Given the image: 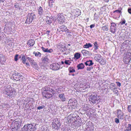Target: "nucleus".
I'll use <instances>...</instances> for the list:
<instances>
[{"label": "nucleus", "instance_id": "obj_1", "mask_svg": "<svg viewBox=\"0 0 131 131\" xmlns=\"http://www.w3.org/2000/svg\"><path fill=\"white\" fill-rule=\"evenodd\" d=\"M42 94L45 98L49 99L52 97L55 94V91L50 85H48L43 88Z\"/></svg>", "mask_w": 131, "mask_h": 131}, {"label": "nucleus", "instance_id": "obj_2", "mask_svg": "<svg viewBox=\"0 0 131 131\" xmlns=\"http://www.w3.org/2000/svg\"><path fill=\"white\" fill-rule=\"evenodd\" d=\"M3 92L6 97L10 98L14 97L16 93V92L14 89L9 85L7 86L5 90L3 91Z\"/></svg>", "mask_w": 131, "mask_h": 131}, {"label": "nucleus", "instance_id": "obj_3", "mask_svg": "<svg viewBox=\"0 0 131 131\" xmlns=\"http://www.w3.org/2000/svg\"><path fill=\"white\" fill-rule=\"evenodd\" d=\"M100 96L97 95H91L89 98V100L91 104H97L99 103L101 101L100 97Z\"/></svg>", "mask_w": 131, "mask_h": 131}, {"label": "nucleus", "instance_id": "obj_4", "mask_svg": "<svg viewBox=\"0 0 131 131\" xmlns=\"http://www.w3.org/2000/svg\"><path fill=\"white\" fill-rule=\"evenodd\" d=\"M36 124H25L23 128L24 131H30L33 130H36Z\"/></svg>", "mask_w": 131, "mask_h": 131}, {"label": "nucleus", "instance_id": "obj_5", "mask_svg": "<svg viewBox=\"0 0 131 131\" xmlns=\"http://www.w3.org/2000/svg\"><path fill=\"white\" fill-rule=\"evenodd\" d=\"M77 103V101L75 99H71L68 101V107L71 110L74 109Z\"/></svg>", "mask_w": 131, "mask_h": 131}, {"label": "nucleus", "instance_id": "obj_6", "mask_svg": "<svg viewBox=\"0 0 131 131\" xmlns=\"http://www.w3.org/2000/svg\"><path fill=\"white\" fill-rule=\"evenodd\" d=\"M36 18V16L33 13H28L26 17V21L25 23L26 24H29Z\"/></svg>", "mask_w": 131, "mask_h": 131}, {"label": "nucleus", "instance_id": "obj_7", "mask_svg": "<svg viewBox=\"0 0 131 131\" xmlns=\"http://www.w3.org/2000/svg\"><path fill=\"white\" fill-rule=\"evenodd\" d=\"M12 76L14 79L16 81H23V77L20 73L14 72Z\"/></svg>", "mask_w": 131, "mask_h": 131}, {"label": "nucleus", "instance_id": "obj_8", "mask_svg": "<svg viewBox=\"0 0 131 131\" xmlns=\"http://www.w3.org/2000/svg\"><path fill=\"white\" fill-rule=\"evenodd\" d=\"M60 65L57 63H54L50 64V69L53 71H56L59 70L60 68Z\"/></svg>", "mask_w": 131, "mask_h": 131}, {"label": "nucleus", "instance_id": "obj_9", "mask_svg": "<svg viewBox=\"0 0 131 131\" xmlns=\"http://www.w3.org/2000/svg\"><path fill=\"white\" fill-rule=\"evenodd\" d=\"M111 26H110V30L111 32L113 34H114L117 29L116 26L117 25L114 23H111Z\"/></svg>", "mask_w": 131, "mask_h": 131}, {"label": "nucleus", "instance_id": "obj_10", "mask_svg": "<svg viewBox=\"0 0 131 131\" xmlns=\"http://www.w3.org/2000/svg\"><path fill=\"white\" fill-rule=\"evenodd\" d=\"M57 19L58 22L60 24L63 23L65 20L64 16L61 14H58Z\"/></svg>", "mask_w": 131, "mask_h": 131}, {"label": "nucleus", "instance_id": "obj_11", "mask_svg": "<svg viewBox=\"0 0 131 131\" xmlns=\"http://www.w3.org/2000/svg\"><path fill=\"white\" fill-rule=\"evenodd\" d=\"M116 113L117 116L119 119H123L124 118V114L121 110H117Z\"/></svg>", "mask_w": 131, "mask_h": 131}, {"label": "nucleus", "instance_id": "obj_12", "mask_svg": "<svg viewBox=\"0 0 131 131\" xmlns=\"http://www.w3.org/2000/svg\"><path fill=\"white\" fill-rule=\"evenodd\" d=\"M20 126V123L18 122H15L14 123V126L12 127V129L15 131L18 130Z\"/></svg>", "mask_w": 131, "mask_h": 131}, {"label": "nucleus", "instance_id": "obj_13", "mask_svg": "<svg viewBox=\"0 0 131 131\" xmlns=\"http://www.w3.org/2000/svg\"><path fill=\"white\" fill-rule=\"evenodd\" d=\"M41 59L42 61V63L45 65L49 62V60L47 56L42 57Z\"/></svg>", "mask_w": 131, "mask_h": 131}, {"label": "nucleus", "instance_id": "obj_14", "mask_svg": "<svg viewBox=\"0 0 131 131\" xmlns=\"http://www.w3.org/2000/svg\"><path fill=\"white\" fill-rule=\"evenodd\" d=\"M61 101L62 102L65 101L66 100V98L65 97V96L64 93L60 94L58 96Z\"/></svg>", "mask_w": 131, "mask_h": 131}, {"label": "nucleus", "instance_id": "obj_15", "mask_svg": "<svg viewBox=\"0 0 131 131\" xmlns=\"http://www.w3.org/2000/svg\"><path fill=\"white\" fill-rule=\"evenodd\" d=\"M81 52L84 56H87L90 54V51L85 50H83L81 51Z\"/></svg>", "mask_w": 131, "mask_h": 131}, {"label": "nucleus", "instance_id": "obj_16", "mask_svg": "<svg viewBox=\"0 0 131 131\" xmlns=\"http://www.w3.org/2000/svg\"><path fill=\"white\" fill-rule=\"evenodd\" d=\"M102 58V57L100 55L97 54L95 55L94 59L97 61L99 62Z\"/></svg>", "mask_w": 131, "mask_h": 131}, {"label": "nucleus", "instance_id": "obj_17", "mask_svg": "<svg viewBox=\"0 0 131 131\" xmlns=\"http://www.w3.org/2000/svg\"><path fill=\"white\" fill-rule=\"evenodd\" d=\"M38 12L40 16L43 15V14L44 12L43 9L41 6H40L38 7Z\"/></svg>", "mask_w": 131, "mask_h": 131}, {"label": "nucleus", "instance_id": "obj_18", "mask_svg": "<svg viewBox=\"0 0 131 131\" xmlns=\"http://www.w3.org/2000/svg\"><path fill=\"white\" fill-rule=\"evenodd\" d=\"M59 29L62 31H68V29H67V27L64 25H62L61 26L59 27Z\"/></svg>", "mask_w": 131, "mask_h": 131}, {"label": "nucleus", "instance_id": "obj_19", "mask_svg": "<svg viewBox=\"0 0 131 131\" xmlns=\"http://www.w3.org/2000/svg\"><path fill=\"white\" fill-rule=\"evenodd\" d=\"M73 12H74L75 14V16H78L81 14L80 10L79 9H76L73 10Z\"/></svg>", "mask_w": 131, "mask_h": 131}, {"label": "nucleus", "instance_id": "obj_20", "mask_svg": "<svg viewBox=\"0 0 131 131\" xmlns=\"http://www.w3.org/2000/svg\"><path fill=\"white\" fill-rule=\"evenodd\" d=\"M35 41L32 40H29L27 44L29 46H32L35 43Z\"/></svg>", "mask_w": 131, "mask_h": 131}, {"label": "nucleus", "instance_id": "obj_21", "mask_svg": "<svg viewBox=\"0 0 131 131\" xmlns=\"http://www.w3.org/2000/svg\"><path fill=\"white\" fill-rule=\"evenodd\" d=\"M60 125V124L58 123V124H57L56 123H53L52 124V127L53 128L55 129H58Z\"/></svg>", "mask_w": 131, "mask_h": 131}, {"label": "nucleus", "instance_id": "obj_22", "mask_svg": "<svg viewBox=\"0 0 131 131\" xmlns=\"http://www.w3.org/2000/svg\"><path fill=\"white\" fill-rule=\"evenodd\" d=\"M33 54H34L35 56L39 58L40 57L41 55V54L39 52L34 51Z\"/></svg>", "mask_w": 131, "mask_h": 131}, {"label": "nucleus", "instance_id": "obj_23", "mask_svg": "<svg viewBox=\"0 0 131 131\" xmlns=\"http://www.w3.org/2000/svg\"><path fill=\"white\" fill-rule=\"evenodd\" d=\"M77 67L78 70L82 69L84 68V66L83 63H81L78 64L77 66Z\"/></svg>", "mask_w": 131, "mask_h": 131}, {"label": "nucleus", "instance_id": "obj_24", "mask_svg": "<svg viewBox=\"0 0 131 131\" xmlns=\"http://www.w3.org/2000/svg\"><path fill=\"white\" fill-rule=\"evenodd\" d=\"M93 63L92 62V60H90L87 61L86 62H85V64L86 65L90 66H92L93 64Z\"/></svg>", "mask_w": 131, "mask_h": 131}, {"label": "nucleus", "instance_id": "obj_25", "mask_svg": "<svg viewBox=\"0 0 131 131\" xmlns=\"http://www.w3.org/2000/svg\"><path fill=\"white\" fill-rule=\"evenodd\" d=\"M106 60L105 59H102L100 60V61L99 62L101 65H104L106 63Z\"/></svg>", "mask_w": 131, "mask_h": 131}, {"label": "nucleus", "instance_id": "obj_26", "mask_svg": "<svg viewBox=\"0 0 131 131\" xmlns=\"http://www.w3.org/2000/svg\"><path fill=\"white\" fill-rule=\"evenodd\" d=\"M72 119V120H73V122H74L75 121H76V119L74 118V117H69V116L67 118V120H68V122L69 123H71V121L70 120L71 119Z\"/></svg>", "mask_w": 131, "mask_h": 131}, {"label": "nucleus", "instance_id": "obj_27", "mask_svg": "<svg viewBox=\"0 0 131 131\" xmlns=\"http://www.w3.org/2000/svg\"><path fill=\"white\" fill-rule=\"evenodd\" d=\"M31 63L32 64L33 67L35 69H37L38 68V66L36 63V62L34 61L33 62Z\"/></svg>", "mask_w": 131, "mask_h": 131}, {"label": "nucleus", "instance_id": "obj_28", "mask_svg": "<svg viewBox=\"0 0 131 131\" xmlns=\"http://www.w3.org/2000/svg\"><path fill=\"white\" fill-rule=\"evenodd\" d=\"M101 29L103 31H108V26L105 25L102 26L101 27Z\"/></svg>", "mask_w": 131, "mask_h": 131}, {"label": "nucleus", "instance_id": "obj_29", "mask_svg": "<svg viewBox=\"0 0 131 131\" xmlns=\"http://www.w3.org/2000/svg\"><path fill=\"white\" fill-rule=\"evenodd\" d=\"M52 18L48 17L47 18L46 21L47 24H49L52 23Z\"/></svg>", "mask_w": 131, "mask_h": 131}, {"label": "nucleus", "instance_id": "obj_30", "mask_svg": "<svg viewBox=\"0 0 131 131\" xmlns=\"http://www.w3.org/2000/svg\"><path fill=\"white\" fill-rule=\"evenodd\" d=\"M92 46V45L90 43H86L85 45L83 46V47L84 48H87L90 47H91Z\"/></svg>", "mask_w": 131, "mask_h": 131}, {"label": "nucleus", "instance_id": "obj_31", "mask_svg": "<svg viewBox=\"0 0 131 131\" xmlns=\"http://www.w3.org/2000/svg\"><path fill=\"white\" fill-rule=\"evenodd\" d=\"M80 57V54L78 52L76 53L74 55V57L77 59H79Z\"/></svg>", "mask_w": 131, "mask_h": 131}, {"label": "nucleus", "instance_id": "obj_32", "mask_svg": "<svg viewBox=\"0 0 131 131\" xmlns=\"http://www.w3.org/2000/svg\"><path fill=\"white\" fill-rule=\"evenodd\" d=\"M68 70L70 73H73L75 71L74 69L72 67H70L69 68Z\"/></svg>", "mask_w": 131, "mask_h": 131}, {"label": "nucleus", "instance_id": "obj_33", "mask_svg": "<svg viewBox=\"0 0 131 131\" xmlns=\"http://www.w3.org/2000/svg\"><path fill=\"white\" fill-rule=\"evenodd\" d=\"M80 121H76V123H75V125L77 127L81 125V121L80 120Z\"/></svg>", "mask_w": 131, "mask_h": 131}, {"label": "nucleus", "instance_id": "obj_34", "mask_svg": "<svg viewBox=\"0 0 131 131\" xmlns=\"http://www.w3.org/2000/svg\"><path fill=\"white\" fill-rule=\"evenodd\" d=\"M116 86V85L113 83H112L110 84V85L109 88L112 91L113 90V89L114 87Z\"/></svg>", "mask_w": 131, "mask_h": 131}, {"label": "nucleus", "instance_id": "obj_35", "mask_svg": "<svg viewBox=\"0 0 131 131\" xmlns=\"http://www.w3.org/2000/svg\"><path fill=\"white\" fill-rule=\"evenodd\" d=\"M94 49L95 50H97L99 47V45L96 41L94 43Z\"/></svg>", "mask_w": 131, "mask_h": 131}, {"label": "nucleus", "instance_id": "obj_36", "mask_svg": "<svg viewBox=\"0 0 131 131\" xmlns=\"http://www.w3.org/2000/svg\"><path fill=\"white\" fill-rule=\"evenodd\" d=\"M89 109V107L87 106L86 105H84L83 108V110L86 111L88 110Z\"/></svg>", "mask_w": 131, "mask_h": 131}, {"label": "nucleus", "instance_id": "obj_37", "mask_svg": "<svg viewBox=\"0 0 131 131\" xmlns=\"http://www.w3.org/2000/svg\"><path fill=\"white\" fill-rule=\"evenodd\" d=\"M26 57L25 56H23L21 58V60L22 61V62L24 63L25 64V63L26 60Z\"/></svg>", "mask_w": 131, "mask_h": 131}, {"label": "nucleus", "instance_id": "obj_38", "mask_svg": "<svg viewBox=\"0 0 131 131\" xmlns=\"http://www.w3.org/2000/svg\"><path fill=\"white\" fill-rule=\"evenodd\" d=\"M77 114L75 113L71 114L69 115V117H72L75 119H77Z\"/></svg>", "mask_w": 131, "mask_h": 131}, {"label": "nucleus", "instance_id": "obj_39", "mask_svg": "<svg viewBox=\"0 0 131 131\" xmlns=\"http://www.w3.org/2000/svg\"><path fill=\"white\" fill-rule=\"evenodd\" d=\"M26 59H28L29 62L31 63H32L34 61V60H33L32 58L26 57Z\"/></svg>", "mask_w": 131, "mask_h": 131}, {"label": "nucleus", "instance_id": "obj_40", "mask_svg": "<svg viewBox=\"0 0 131 131\" xmlns=\"http://www.w3.org/2000/svg\"><path fill=\"white\" fill-rule=\"evenodd\" d=\"M126 130H131V124H128V126L126 127Z\"/></svg>", "mask_w": 131, "mask_h": 131}, {"label": "nucleus", "instance_id": "obj_41", "mask_svg": "<svg viewBox=\"0 0 131 131\" xmlns=\"http://www.w3.org/2000/svg\"><path fill=\"white\" fill-rule=\"evenodd\" d=\"M67 50L68 49L66 48V47L65 46H64L61 49V51H62V52L66 51H67Z\"/></svg>", "mask_w": 131, "mask_h": 131}, {"label": "nucleus", "instance_id": "obj_42", "mask_svg": "<svg viewBox=\"0 0 131 131\" xmlns=\"http://www.w3.org/2000/svg\"><path fill=\"white\" fill-rule=\"evenodd\" d=\"M64 63L66 64L70 65L71 62L69 60H66L64 62Z\"/></svg>", "mask_w": 131, "mask_h": 131}, {"label": "nucleus", "instance_id": "obj_43", "mask_svg": "<svg viewBox=\"0 0 131 131\" xmlns=\"http://www.w3.org/2000/svg\"><path fill=\"white\" fill-rule=\"evenodd\" d=\"M45 106L43 105H41L40 106H38L37 107V109L38 110L42 109L44 108Z\"/></svg>", "mask_w": 131, "mask_h": 131}, {"label": "nucleus", "instance_id": "obj_44", "mask_svg": "<svg viewBox=\"0 0 131 131\" xmlns=\"http://www.w3.org/2000/svg\"><path fill=\"white\" fill-rule=\"evenodd\" d=\"M127 110L129 112L131 113V105L128 106L127 107Z\"/></svg>", "mask_w": 131, "mask_h": 131}, {"label": "nucleus", "instance_id": "obj_45", "mask_svg": "<svg viewBox=\"0 0 131 131\" xmlns=\"http://www.w3.org/2000/svg\"><path fill=\"white\" fill-rule=\"evenodd\" d=\"M53 52V50L52 49H48V48H47L46 52L50 53Z\"/></svg>", "mask_w": 131, "mask_h": 131}, {"label": "nucleus", "instance_id": "obj_46", "mask_svg": "<svg viewBox=\"0 0 131 131\" xmlns=\"http://www.w3.org/2000/svg\"><path fill=\"white\" fill-rule=\"evenodd\" d=\"M18 55L16 54L15 56L14 60L15 61H17L18 60Z\"/></svg>", "mask_w": 131, "mask_h": 131}, {"label": "nucleus", "instance_id": "obj_47", "mask_svg": "<svg viewBox=\"0 0 131 131\" xmlns=\"http://www.w3.org/2000/svg\"><path fill=\"white\" fill-rule=\"evenodd\" d=\"M115 122L117 124L119 123V119L117 118H116L115 119Z\"/></svg>", "mask_w": 131, "mask_h": 131}, {"label": "nucleus", "instance_id": "obj_48", "mask_svg": "<svg viewBox=\"0 0 131 131\" xmlns=\"http://www.w3.org/2000/svg\"><path fill=\"white\" fill-rule=\"evenodd\" d=\"M126 22V21L124 19L123 20L121 21L119 23V24L121 25H123V24H125Z\"/></svg>", "mask_w": 131, "mask_h": 131}, {"label": "nucleus", "instance_id": "obj_49", "mask_svg": "<svg viewBox=\"0 0 131 131\" xmlns=\"http://www.w3.org/2000/svg\"><path fill=\"white\" fill-rule=\"evenodd\" d=\"M93 68V67L91 66L90 67L87 68V71H90L91 69Z\"/></svg>", "mask_w": 131, "mask_h": 131}, {"label": "nucleus", "instance_id": "obj_50", "mask_svg": "<svg viewBox=\"0 0 131 131\" xmlns=\"http://www.w3.org/2000/svg\"><path fill=\"white\" fill-rule=\"evenodd\" d=\"M127 59H128V61H127L128 63H129L130 62L131 59V56H129L128 57Z\"/></svg>", "mask_w": 131, "mask_h": 131}, {"label": "nucleus", "instance_id": "obj_51", "mask_svg": "<svg viewBox=\"0 0 131 131\" xmlns=\"http://www.w3.org/2000/svg\"><path fill=\"white\" fill-rule=\"evenodd\" d=\"M43 51L45 52H46L47 48H44L43 47H42L41 48Z\"/></svg>", "mask_w": 131, "mask_h": 131}, {"label": "nucleus", "instance_id": "obj_52", "mask_svg": "<svg viewBox=\"0 0 131 131\" xmlns=\"http://www.w3.org/2000/svg\"><path fill=\"white\" fill-rule=\"evenodd\" d=\"M117 85L119 86H121V83L119 82H116Z\"/></svg>", "mask_w": 131, "mask_h": 131}, {"label": "nucleus", "instance_id": "obj_53", "mask_svg": "<svg viewBox=\"0 0 131 131\" xmlns=\"http://www.w3.org/2000/svg\"><path fill=\"white\" fill-rule=\"evenodd\" d=\"M121 12V11H120L119 10H116L114 11V13L115 12H116L117 13L119 14Z\"/></svg>", "mask_w": 131, "mask_h": 131}, {"label": "nucleus", "instance_id": "obj_54", "mask_svg": "<svg viewBox=\"0 0 131 131\" xmlns=\"http://www.w3.org/2000/svg\"><path fill=\"white\" fill-rule=\"evenodd\" d=\"M95 25L94 24H93L91 25L90 26V28H94L95 27Z\"/></svg>", "mask_w": 131, "mask_h": 131}, {"label": "nucleus", "instance_id": "obj_55", "mask_svg": "<svg viewBox=\"0 0 131 131\" xmlns=\"http://www.w3.org/2000/svg\"><path fill=\"white\" fill-rule=\"evenodd\" d=\"M128 13L131 14V8H128Z\"/></svg>", "mask_w": 131, "mask_h": 131}, {"label": "nucleus", "instance_id": "obj_56", "mask_svg": "<svg viewBox=\"0 0 131 131\" xmlns=\"http://www.w3.org/2000/svg\"><path fill=\"white\" fill-rule=\"evenodd\" d=\"M25 66H26V67H29L30 66V65L29 64V63L28 62H26V63H25Z\"/></svg>", "mask_w": 131, "mask_h": 131}, {"label": "nucleus", "instance_id": "obj_57", "mask_svg": "<svg viewBox=\"0 0 131 131\" xmlns=\"http://www.w3.org/2000/svg\"><path fill=\"white\" fill-rule=\"evenodd\" d=\"M14 6L16 8H18L19 7V6L18 4L15 5Z\"/></svg>", "mask_w": 131, "mask_h": 131}, {"label": "nucleus", "instance_id": "obj_58", "mask_svg": "<svg viewBox=\"0 0 131 131\" xmlns=\"http://www.w3.org/2000/svg\"><path fill=\"white\" fill-rule=\"evenodd\" d=\"M113 92H114L115 94H117V93L118 91L117 90H115L113 91Z\"/></svg>", "mask_w": 131, "mask_h": 131}, {"label": "nucleus", "instance_id": "obj_59", "mask_svg": "<svg viewBox=\"0 0 131 131\" xmlns=\"http://www.w3.org/2000/svg\"><path fill=\"white\" fill-rule=\"evenodd\" d=\"M89 129L88 128H87V130H88V131H93V130H94V129L93 128L91 129Z\"/></svg>", "mask_w": 131, "mask_h": 131}, {"label": "nucleus", "instance_id": "obj_60", "mask_svg": "<svg viewBox=\"0 0 131 131\" xmlns=\"http://www.w3.org/2000/svg\"><path fill=\"white\" fill-rule=\"evenodd\" d=\"M50 32V31L49 30H47L46 32V34H47L48 35H49V33Z\"/></svg>", "mask_w": 131, "mask_h": 131}, {"label": "nucleus", "instance_id": "obj_61", "mask_svg": "<svg viewBox=\"0 0 131 131\" xmlns=\"http://www.w3.org/2000/svg\"><path fill=\"white\" fill-rule=\"evenodd\" d=\"M69 51H68V52L67 51V52H65L64 54H69Z\"/></svg>", "mask_w": 131, "mask_h": 131}, {"label": "nucleus", "instance_id": "obj_62", "mask_svg": "<svg viewBox=\"0 0 131 131\" xmlns=\"http://www.w3.org/2000/svg\"><path fill=\"white\" fill-rule=\"evenodd\" d=\"M117 89V88L115 86V87H114L113 89V90L112 91H114L116 89Z\"/></svg>", "mask_w": 131, "mask_h": 131}, {"label": "nucleus", "instance_id": "obj_63", "mask_svg": "<svg viewBox=\"0 0 131 131\" xmlns=\"http://www.w3.org/2000/svg\"><path fill=\"white\" fill-rule=\"evenodd\" d=\"M71 5V4H68L67 5V6H70Z\"/></svg>", "mask_w": 131, "mask_h": 131}, {"label": "nucleus", "instance_id": "obj_64", "mask_svg": "<svg viewBox=\"0 0 131 131\" xmlns=\"http://www.w3.org/2000/svg\"><path fill=\"white\" fill-rule=\"evenodd\" d=\"M60 89L59 88L58 89V93H60V92L59 91H60Z\"/></svg>", "mask_w": 131, "mask_h": 131}]
</instances>
